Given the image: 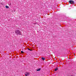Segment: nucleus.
<instances>
[{
	"mask_svg": "<svg viewBox=\"0 0 76 76\" xmlns=\"http://www.w3.org/2000/svg\"><path fill=\"white\" fill-rule=\"evenodd\" d=\"M58 70V68L56 67L55 69V71H56Z\"/></svg>",
	"mask_w": 76,
	"mask_h": 76,
	"instance_id": "4",
	"label": "nucleus"
},
{
	"mask_svg": "<svg viewBox=\"0 0 76 76\" xmlns=\"http://www.w3.org/2000/svg\"><path fill=\"white\" fill-rule=\"evenodd\" d=\"M15 33L17 35H21V32L18 30H17L15 31Z\"/></svg>",
	"mask_w": 76,
	"mask_h": 76,
	"instance_id": "1",
	"label": "nucleus"
},
{
	"mask_svg": "<svg viewBox=\"0 0 76 76\" xmlns=\"http://www.w3.org/2000/svg\"><path fill=\"white\" fill-rule=\"evenodd\" d=\"M29 50L30 51H31V50H30V49H29Z\"/></svg>",
	"mask_w": 76,
	"mask_h": 76,
	"instance_id": "9",
	"label": "nucleus"
},
{
	"mask_svg": "<svg viewBox=\"0 0 76 76\" xmlns=\"http://www.w3.org/2000/svg\"><path fill=\"white\" fill-rule=\"evenodd\" d=\"M40 70H41V69H39L37 70V71H40Z\"/></svg>",
	"mask_w": 76,
	"mask_h": 76,
	"instance_id": "6",
	"label": "nucleus"
},
{
	"mask_svg": "<svg viewBox=\"0 0 76 76\" xmlns=\"http://www.w3.org/2000/svg\"><path fill=\"white\" fill-rule=\"evenodd\" d=\"M29 75V73L28 72H26L25 73V75L26 76H27Z\"/></svg>",
	"mask_w": 76,
	"mask_h": 76,
	"instance_id": "3",
	"label": "nucleus"
},
{
	"mask_svg": "<svg viewBox=\"0 0 76 76\" xmlns=\"http://www.w3.org/2000/svg\"><path fill=\"white\" fill-rule=\"evenodd\" d=\"M5 7L6 8H7V9L9 8V7L7 5H6L5 6Z\"/></svg>",
	"mask_w": 76,
	"mask_h": 76,
	"instance_id": "7",
	"label": "nucleus"
},
{
	"mask_svg": "<svg viewBox=\"0 0 76 76\" xmlns=\"http://www.w3.org/2000/svg\"><path fill=\"white\" fill-rule=\"evenodd\" d=\"M21 53H23V51H21Z\"/></svg>",
	"mask_w": 76,
	"mask_h": 76,
	"instance_id": "8",
	"label": "nucleus"
},
{
	"mask_svg": "<svg viewBox=\"0 0 76 76\" xmlns=\"http://www.w3.org/2000/svg\"><path fill=\"white\" fill-rule=\"evenodd\" d=\"M69 3L70 4H73L74 3H75V2L72 0H70L69 1Z\"/></svg>",
	"mask_w": 76,
	"mask_h": 76,
	"instance_id": "2",
	"label": "nucleus"
},
{
	"mask_svg": "<svg viewBox=\"0 0 76 76\" xmlns=\"http://www.w3.org/2000/svg\"><path fill=\"white\" fill-rule=\"evenodd\" d=\"M28 50H29V48H28Z\"/></svg>",
	"mask_w": 76,
	"mask_h": 76,
	"instance_id": "10",
	"label": "nucleus"
},
{
	"mask_svg": "<svg viewBox=\"0 0 76 76\" xmlns=\"http://www.w3.org/2000/svg\"><path fill=\"white\" fill-rule=\"evenodd\" d=\"M42 60H45V58L44 57H42Z\"/></svg>",
	"mask_w": 76,
	"mask_h": 76,
	"instance_id": "5",
	"label": "nucleus"
}]
</instances>
